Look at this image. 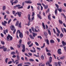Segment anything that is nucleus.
Returning <instances> with one entry per match:
<instances>
[{
	"instance_id": "f257e3e1",
	"label": "nucleus",
	"mask_w": 66,
	"mask_h": 66,
	"mask_svg": "<svg viewBox=\"0 0 66 66\" xmlns=\"http://www.w3.org/2000/svg\"><path fill=\"white\" fill-rule=\"evenodd\" d=\"M57 10L59 12H62V8L60 9L59 8H57V9H56L55 11V15H57Z\"/></svg>"
},
{
	"instance_id": "f03ea898",
	"label": "nucleus",
	"mask_w": 66,
	"mask_h": 66,
	"mask_svg": "<svg viewBox=\"0 0 66 66\" xmlns=\"http://www.w3.org/2000/svg\"><path fill=\"white\" fill-rule=\"evenodd\" d=\"M52 62V57L51 56L49 57V61H47L46 62V65H49Z\"/></svg>"
},
{
	"instance_id": "7ed1b4c3",
	"label": "nucleus",
	"mask_w": 66,
	"mask_h": 66,
	"mask_svg": "<svg viewBox=\"0 0 66 66\" xmlns=\"http://www.w3.org/2000/svg\"><path fill=\"white\" fill-rule=\"evenodd\" d=\"M22 52H24L26 51V48L25 47V45H23L22 47Z\"/></svg>"
},
{
	"instance_id": "20e7f679",
	"label": "nucleus",
	"mask_w": 66,
	"mask_h": 66,
	"mask_svg": "<svg viewBox=\"0 0 66 66\" xmlns=\"http://www.w3.org/2000/svg\"><path fill=\"white\" fill-rule=\"evenodd\" d=\"M61 51V49L59 48L58 50L57 51V52H58V53L59 54H62V52Z\"/></svg>"
},
{
	"instance_id": "39448f33",
	"label": "nucleus",
	"mask_w": 66,
	"mask_h": 66,
	"mask_svg": "<svg viewBox=\"0 0 66 66\" xmlns=\"http://www.w3.org/2000/svg\"><path fill=\"white\" fill-rule=\"evenodd\" d=\"M10 28L12 31H13L15 29V26L13 25H11V26H10Z\"/></svg>"
},
{
	"instance_id": "423d86ee",
	"label": "nucleus",
	"mask_w": 66,
	"mask_h": 66,
	"mask_svg": "<svg viewBox=\"0 0 66 66\" xmlns=\"http://www.w3.org/2000/svg\"><path fill=\"white\" fill-rule=\"evenodd\" d=\"M4 47V46L3 45V51L4 52H5L7 50V48Z\"/></svg>"
},
{
	"instance_id": "0eeeda50",
	"label": "nucleus",
	"mask_w": 66,
	"mask_h": 66,
	"mask_svg": "<svg viewBox=\"0 0 66 66\" xmlns=\"http://www.w3.org/2000/svg\"><path fill=\"white\" fill-rule=\"evenodd\" d=\"M19 36L21 38H23V34L21 32H20L19 35Z\"/></svg>"
},
{
	"instance_id": "6e6552de",
	"label": "nucleus",
	"mask_w": 66,
	"mask_h": 66,
	"mask_svg": "<svg viewBox=\"0 0 66 66\" xmlns=\"http://www.w3.org/2000/svg\"><path fill=\"white\" fill-rule=\"evenodd\" d=\"M6 23H7V22L5 21H4V23L3 22H2V25L5 26H6V24H6Z\"/></svg>"
},
{
	"instance_id": "1a4fd4ad",
	"label": "nucleus",
	"mask_w": 66,
	"mask_h": 66,
	"mask_svg": "<svg viewBox=\"0 0 66 66\" xmlns=\"http://www.w3.org/2000/svg\"><path fill=\"white\" fill-rule=\"evenodd\" d=\"M11 36L10 35H8V36L7 37V40L9 41V40H10V38L11 37Z\"/></svg>"
},
{
	"instance_id": "9d476101",
	"label": "nucleus",
	"mask_w": 66,
	"mask_h": 66,
	"mask_svg": "<svg viewBox=\"0 0 66 66\" xmlns=\"http://www.w3.org/2000/svg\"><path fill=\"white\" fill-rule=\"evenodd\" d=\"M18 15L19 17H21V14H22V12H18Z\"/></svg>"
},
{
	"instance_id": "9b49d317",
	"label": "nucleus",
	"mask_w": 66,
	"mask_h": 66,
	"mask_svg": "<svg viewBox=\"0 0 66 66\" xmlns=\"http://www.w3.org/2000/svg\"><path fill=\"white\" fill-rule=\"evenodd\" d=\"M49 15H48V18L49 20H51V14L50 13H49Z\"/></svg>"
},
{
	"instance_id": "f8f14e48",
	"label": "nucleus",
	"mask_w": 66,
	"mask_h": 66,
	"mask_svg": "<svg viewBox=\"0 0 66 66\" xmlns=\"http://www.w3.org/2000/svg\"><path fill=\"white\" fill-rule=\"evenodd\" d=\"M25 2H26V3L27 4H31L32 3V2L31 1H25Z\"/></svg>"
},
{
	"instance_id": "ddd939ff",
	"label": "nucleus",
	"mask_w": 66,
	"mask_h": 66,
	"mask_svg": "<svg viewBox=\"0 0 66 66\" xmlns=\"http://www.w3.org/2000/svg\"><path fill=\"white\" fill-rule=\"evenodd\" d=\"M37 16L38 18H39L40 19H42V16L38 14H37Z\"/></svg>"
},
{
	"instance_id": "4468645a",
	"label": "nucleus",
	"mask_w": 66,
	"mask_h": 66,
	"mask_svg": "<svg viewBox=\"0 0 66 66\" xmlns=\"http://www.w3.org/2000/svg\"><path fill=\"white\" fill-rule=\"evenodd\" d=\"M42 26L44 29H46V26H45V25L44 24V22H42Z\"/></svg>"
},
{
	"instance_id": "2eb2a0df",
	"label": "nucleus",
	"mask_w": 66,
	"mask_h": 66,
	"mask_svg": "<svg viewBox=\"0 0 66 66\" xmlns=\"http://www.w3.org/2000/svg\"><path fill=\"white\" fill-rule=\"evenodd\" d=\"M56 29L57 30V31L58 33H59V34H60L61 33V31H60L58 29V28H57V27H56Z\"/></svg>"
},
{
	"instance_id": "dca6fc26",
	"label": "nucleus",
	"mask_w": 66,
	"mask_h": 66,
	"mask_svg": "<svg viewBox=\"0 0 66 66\" xmlns=\"http://www.w3.org/2000/svg\"><path fill=\"white\" fill-rule=\"evenodd\" d=\"M16 58L18 61H20V57L19 55H16Z\"/></svg>"
},
{
	"instance_id": "f3484780",
	"label": "nucleus",
	"mask_w": 66,
	"mask_h": 66,
	"mask_svg": "<svg viewBox=\"0 0 66 66\" xmlns=\"http://www.w3.org/2000/svg\"><path fill=\"white\" fill-rule=\"evenodd\" d=\"M19 24V21L17 20V21L16 24H15V26H18V24Z\"/></svg>"
},
{
	"instance_id": "a211bd4d",
	"label": "nucleus",
	"mask_w": 66,
	"mask_h": 66,
	"mask_svg": "<svg viewBox=\"0 0 66 66\" xmlns=\"http://www.w3.org/2000/svg\"><path fill=\"white\" fill-rule=\"evenodd\" d=\"M62 43L63 46H65V45H66V43L64 41H62Z\"/></svg>"
},
{
	"instance_id": "6ab92c4d",
	"label": "nucleus",
	"mask_w": 66,
	"mask_h": 66,
	"mask_svg": "<svg viewBox=\"0 0 66 66\" xmlns=\"http://www.w3.org/2000/svg\"><path fill=\"white\" fill-rule=\"evenodd\" d=\"M24 64L26 65H31V63L29 62H26L24 63Z\"/></svg>"
},
{
	"instance_id": "aec40b11",
	"label": "nucleus",
	"mask_w": 66,
	"mask_h": 66,
	"mask_svg": "<svg viewBox=\"0 0 66 66\" xmlns=\"http://www.w3.org/2000/svg\"><path fill=\"white\" fill-rule=\"evenodd\" d=\"M6 9V7L4 5L3 7V11H5Z\"/></svg>"
},
{
	"instance_id": "412c9836",
	"label": "nucleus",
	"mask_w": 66,
	"mask_h": 66,
	"mask_svg": "<svg viewBox=\"0 0 66 66\" xmlns=\"http://www.w3.org/2000/svg\"><path fill=\"white\" fill-rule=\"evenodd\" d=\"M21 23L20 22L19 24L18 27L19 28H21Z\"/></svg>"
},
{
	"instance_id": "4be33fe9",
	"label": "nucleus",
	"mask_w": 66,
	"mask_h": 66,
	"mask_svg": "<svg viewBox=\"0 0 66 66\" xmlns=\"http://www.w3.org/2000/svg\"><path fill=\"white\" fill-rule=\"evenodd\" d=\"M29 37L31 38V39H34V37L31 35H29Z\"/></svg>"
},
{
	"instance_id": "5701e85b",
	"label": "nucleus",
	"mask_w": 66,
	"mask_h": 66,
	"mask_svg": "<svg viewBox=\"0 0 66 66\" xmlns=\"http://www.w3.org/2000/svg\"><path fill=\"white\" fill-rule=\"evenodd\" d=\"M50 42L51 43V44L54 43H55L54 41V40H53V39L51 40H50Z\"/></svg>"
},
{
	"instance_id": "b1692460",
	"label": "nucleus",
	"mask_w": 66,
	"mask_h": 66,
	"mask_svg": "<svg viewBox=\"0 0 66 66\" xmlns=\"http://www.w3.org/2000/svg\"><path fill=\"white\" fill-rule=\"evenodd\" d=\"M46 40V44H47V45H49V40H48V39H47Z\"/></svg>"
},
{
	"instance_id": "393cba45",
	"label": "nucleus",
	"mask_w": 66,
	"mask_h": 66,
	"mask_svg": "<svg viewBox=\"0 0 66 66\" xmlns=\"http://www.w3.org/2000/svg\"><path fill=\"white\" fill-rule=\"evenodd\" d=\"M18 0H15L14 1L13 3L14 4H16V3H18Z\"/></svg>"
},
{
	"instance_id": "a878e982",
	"label": "nucleus",
	"mask_w": 66,
	"mask_h": 66,
	"mask_svg": "<svg viewBox=\"0 0 66 66\" xmlns=\"http://www.w3.org/2000/svg\"><path fill=\"white\" fill-rule=\"evenodd\" d=\"M50 12V9L49 8H48V9L46 11V14H47V13H48V12Z\"/></svg>"
},
{
	"instance_id": "bb28decb",
	"label": "nucleus",
	"mask_w": 66,
	"mask_h": 66,
	"mask_svg": "<svg viewBox=\"0 0 66 66\" xmlns=\"http://www.w3.org/2000/svg\"><path fill=\"white\" fill-rule=\"evenodd\" d=\"M41 58L42 60H44V56L43 55H42L41 56Z\"/></svg>"
},
{
	"instance_id": "cd10ccee",
	"label": "nucleus",
	"mask_w": 66,
	"mask_h": 66,
	"mask_svg": "<svg viewBox=\"0 0 66 66\" xmlns=\"http://www.w3.org/2000/svg\"><path fill=\"white\" fill-rule=\"evenodd\" d=\"M59 22L60 24H63V21H62V20H59Z\"/></svg>"
},
{
	"instance_id": "c85d7f7f",
	"label": "nucleus",
	"mask_w": 66,
	"mask_h": 66,
	"mask_svg": "<svg viewBox=\"0 0 66 66\" xmlns=\"http://www.w3.org/2000/svg\"><path fill=\"white\" fill-rule=\"evenodd\" d=\"M65 57V56H63L62 57H60V59L61 60H63L64 58Z\"/></svg>"
},
{
	"instance_id": "c756f323",
	"label": "nucleus",
	"mask_w": 66,
	"mask_h": 66,
	"mask_svg": "<svg viewBox=\"0 0 66 66\" xmlns=\"http://www.w3.org/2000/svg\"><path fill=\"white\" fill-rule=\"evenodd\" d=\"M16 54V53L14 52H12L11 53V54L12 55H14V54Z\"/></svg>"
},
{
	"instance_id": "7c9ffc66",
	"label": "nucleus",
	"mask_w": 66,
	"mask_h": 66,
	"mask_svg": "<svg viewBox=\"0 0 66 66\" xmlns=\"http://www.w3.org/2000/svg\"><path fill=\"white\" fill-rule=\"evenodd\" d=\"M48 32L49 35H50V36H51V33L49 30H48Z\"/></svg>"
},
{
	"instance_id": "2f4dec72",
	"label": "nucleus",
	"mask_w": 66,
	"mask_h": 66,
	"mask_svg": "<svg viewBox=\"0 0 66 66\" xmlns=\"http://www.w3.org/2000/svg\"><path fill=\"white\" fill-rule=\"evenodd\" d=\"M63 34H61L60 35V38H62V37H63Z\"/></svg>"
},
{
	"instance_id": "473e14b6",
	"label": "nucleus",
	"mask_w": 66,
	"mask_h": 66,
	"mask_svg": "<svg viewBox=\"0 0 66 66\" xmlns=\"http://www.w3.org/2000/svg\"><path fill=\"white\" fill-rule=\"evenodd\" d=\"M1 43L2 44V45H4L5 44V42H4V41H1Z\"/></svg>"
},
{
	"instance_id": "72a5a7b5",
	"label": "nucleus",
	"mask_w": 66,
	"mask_h": 66,
	"mask_svg": "<svg viewBox=\"0 0 66 66\" xmlns=\"http://www.w3.org/2000/svg\"><path fill=\"white\" fill-rule=\"evenodd\" d=\"M35 44L36 45V46H39V44L37 42H35Z\"/></svg>"
},
{
	"instance_id": "f704fd0d",
	"label": "nucleus",
	"mask_w": 66,
	"mask_h": 66,
	"mask_svg": "<svg viewBox=\"0 0 66 66\" xmlns=\"http://www.w3.org/2000/svg\"><path fill=\"white\" fill-rule=\"evenodd\" d=\"M45 43H44L43 44V46L41 47V48H44L45 47Z\"/></svg>"
},
{
	"instance_id": "c9c22d12",
	"label": "nucleus",
	"mask_w": 66,
	"mask_h": 66,
	"mask_svg": "<svg viewBox=\"0 0 66 66\" xmlns=\"http://www.w3.org/2000/svg\"><path fill=\"white\" fill-rule=\"evenodd\" d=\"M15 52L16 54H17L18 55H19V52L18 51H17V50Z\"/></svg>"
},
{
	"instance_id": "e433bc0d",
	"label": "nucleus",
	"mask_w": 66,
	"mask_h": 66,
	"mask_svg": "<svg viewBox=\"0 0 66 66\" xmlns=\"http://www.w3.org/2000/svg\"><path fill=\"white\" fill-rule=\"evenodd\" d=\"M8 60V58H6L5 59V62L6 63H7V61Z\"/></svg>"
},
{
	"instance_id": "4c0bfd02",
	"label": "nucleus",
	"mask_w": 66,
	"mask_h": 66,
	"mask_svg": "<svg viewBox=\"0 0 66 66\" xmlns=\"http://www.w3.org/2000/svg\"><path fill=\"white\" fill-rule=\"evenodd\" d=\"M9 40L10 41L13 40V37H12V36H11V37L10 38Z\"/></svg>"
},
{
	"instance_id": "58836bf2",
	"label": "nucleus",
	"mask_w": 66,
	"mask_h": 66,
	"mask_svg": "<svg viewBox=\"0 0 66 66\" xmlns=\"http://www.w3.org/2000/svg\"><path fill=\"white\" fill-rule=\"evenodd\" d=\"M33 45V43H32L31 44L29 45V47H32Z\"/></svg>"
},
{
	"instance_id": "ea45409f",
	"label": "nucleus",
	"mask_w": 66,
	"mask_h": 66,
	"mask_svg": "<svg viewBox=\"0 0 66 66\" xmlns=\"http://www.w3.org/2000/svg\"><path fill=\"white\" fill-rule=\"evenodd\" d=\"M63 14V15L64 17V18L65 19V21H66V16H65V15H64V14Z\"/></svg>"
},
{
	"instance_id": "a19ab883",
	"label": "nucleus",
	"mask_w": 66,
	"mask_h": 66,
	"mask_svg": "<svg viewBox=\"0 0 66 66\" xmlns=\"http://www.w3.org/2000/svg\"><path fill=\"white\" fill-rule=\"evenodd\" d=\"M11 20H12V19H10L8 21L7 23L8 24H9L10 23V22L11 21Z\"/></svg>"
},
{
	"instance_id": "79ce46f5",
	"label": "nucleus",
	"mask_w": 66,
	"mask_h": 66,
	"mask_svg": "<svg viewBox=\"0 0 66 66\" xmlns=\"http://www.w3.org/2000/svg\"><path fill=\"white\" fill-rule=\"evenodd\" d=\"M30 51H31V52H35V51H34L33 50H30Z\"/></svg>"
},
{
	"instance_id": "37998d69",
	"label": "nucleus",
	"mask_w": 66,
	"mask_h": 66,
	"mask_svg": "<svg viewBox=\"0 0 66 66\" xmlns=\"http://www.w3.org/2000/svg\"><path fill=\"white\" fill-rule=\"evenodd\" d=\"M55 5L57 8H59V5H57V4H55Z\"/></svg>"
},
{
	"instance_id": "c03bdc74",
	"label": "nucleus",
	"mask_w": 66,
	"mask_h": 66,
	"mask_svg": "<svg viewBox=\"0 0 66 66\" xmlns=\"http://www.w3.org/2000/svg\"><path fill=\"white\" fill-rule=\"evenodd\" d=\"M31 43V41H29V42H28L27 45H29L30 44V43Z\"/></svg>"
},
{
	"instance_id": "a18cd8bd",
	"label": "nucleus",
	"mask_w": 66,
	"mask_h": 66,
	"mask_svg": "<svg viewBox=\"0 0 66 66\" xmlns=\"http://www.w3.org/2000/svg\"><path fill=\"white\" fill-rule=\"evenodd\" d=\"M37 38H40V39H42V37L40 36H38L37 37Z\"/></svg>"
},
{
	"instance_id": "49530a36",
	"label": "nucleus",
	"mask_w": 66,
	"mask_h": 66,
	"mask_svg": "<svg viewBox=\"0 0 66 66\" xmlns=\"http://www.w3.org/2000/svg\"><path fill=\"white\" fill-rule=\"evenodd\" d=\"M45 50L46 52H49V50H48V48H47V47H46Z\"/></svg>"
},
{
	"instance_id": "de8ad7c7",
	"label": "nucleus",
	"mask_w": 66,
	"mask_h": 66,
	"mask_svg": "<svg viewBox=\"0 0 66 66\" xmlns=\"http://www.w3.org/2000/svg\"><path fill=\"white\" fill-rule=\"evenodd\" d=\"M30 22H30V21H28V24H27V26H30V25L31 24V23H30Z\"/></svg>"
},
{
	"instance_id": "09e8293b",
	"label": "nucleus",
	"mask_w": 66,
	"mask_h": 66,
	"mask_svg": "<svg viewBox=\"0 0 66 66\" xmlns=\"http://www.w3.org/2000/svg\"><path fill=\"white\" fill-rule=\"evenodd\" d=\"M29 61L30 62H33L34 61V60L32 59H29Z\"/></svg>"
},
{
	"instance_id": "8fccbe9b",
	"label": "nucleus",
	"mask_w": 66,
	"mask_h": 66,
	"mask_svg": "<svg viewBox=\"0 0 66 66\" xmlns=\"http://www.w3.org/2000/svg\"><path fill=\"white\" fill-rule=\"evenodd\" d=\"M34 16H33L31 19V21H33L34 20Z\"/></svg>"
},
{
	"instance_id": "3c124183",
	"label": "nucleus",
	"mask_w": 66,
	"mask_h": 66,
	"mask_svg": "<svg viewBox=\"0 0 66 66\" xmlns=\"http://www.w3.org/2000/svg\"><path fill=\"white\" fill-rule=\"evenodd\" d=\"M31 30L32 31H33V32H35V31H34V28L33 27H31Z\"/></svg>"
},
{
	"instance_id": "603ef678",
	"label": "nucleus",
	"mask_w": 66,
	"mask_h": 66,
	"mask_svg": "<svg viewBox=\"0 0 66 66\" xmlns=\"http://www.w3.org/2000/svg\"><path fill=\"white\" fill-rule=\"evenodd\" d=\"M12 58H15L16 57V56L15 55H14L12 56Z\"/></svg>"
},
{
	"instance_id": "864d4df0",
	"label": "nucleus",
	"mask_w": 66,
	"mask_h": 66,
	"mask_svg": "<svg viewBox=\"0 0 66 66\" xmlns=\"http://www.w3.org/2000/svg\"><path fill=\"white\" fill-rule=\"evenodd\" d=\"M48 5L45 6V7H44L45 9H47L48 8Z\"/></svg>"
},
{
	"instance_id": "5fc2aeb1",
	"label": "nucleus",
	"mask_w": 66,
	"mask_h": 66,
	"mask_svg": "<svg viewBox=\"0 0 66 66\" xmlns=\"http://www.w3.org/2000/svg\"><path fill=\"white\" fill-rule=\"evenodd\" d=\"M32 34L33 35V36L34 37H35V34L34 32H32Z\"/></svg>"
},
{
	"instance_id": "6e6d98bb",
	"label": "nucleus",
	"mask_w": 66,
	"mask_h": 66,
	"mask_svg": "<svg viewBox=\"0 0 66 66\" xmlns=\"http://www.w3.org/2000/svg\"><path fill=\"white\" fill-rule=\"evenodd\" d=\"M23 8V6H21L20 7H18V9H22Z\"/></svg>"
},
{
	"instance_id": "4d7b16f0",
	"label": "nucleus",
	"mask_w": 66,
	"mask_h": 66,
	"mask_svg": "<svg viewBox=\"0 0 66 66\" xmlns=\"http://www.w3.org/2000/svg\"><path fill=\"white\" fill-rule=\"evenodd\" d=\"M35 15V13L34 12H32V14L31 15V17H33L34 16V15Z\"/></svg>"
},
{
	"instance_id": "13d9d810",
	"label": "nucleus",
	"mask_w": 66,
	"mask_h": 66,
	"mask_svg": "<svg viewBox=\"0 0 66 66\" xmlns=\"http://www.w3.org/2000/svg\"><path fill=\"white\" fill-rule=\"evenodd\" d=\"M56 39L57 40L58 42H59V43H60V39L58 38H57Z\"/></svg>"
},
{
	"instance_id": "bf43d9fd",
	"label": "nucleus",
	"mask_w": 66,
	"mask_h": 66,
	"mask_svg": "<svg viewBox=\"0 0 66 66\" xmlns=\"http://www.w3.org/2000/svg\"><path fill=\"white\" fill-rule=\"evenodd\" d=\"M21 42H22V40L20 39V40L19 41V44H21Z\"/></svg>"
},
{
	"instance_id": "052dcab7",
	"label": "nucleus",
	"mask_w": 66,
	"mask_h": 66,
	"mask_svg": "<svg viewBox=\"0 0 66 66\" xmlns=\"http://www.w3.org/2000/svg\"><path fill=\"white\" fill-rule=\"evenodd\" d=\"M12 63V61H10L9 62H8V64H11Z\"/></svg>"
},
{
	"instance_id": "680f3d73",
	"label": "nucleus",
	"mask_w": 66,
	"mask_h": 66,
	"mask_svg": "<svg viewBox=\"0 0 66 66\" xmlns=\"http://www.w3.org/2000/svg\"><path fill=\"white\" fill-rule=\"evenodd\" d=\"M17 48H20V45H18L17 46Z\"/></svg>"
},
{
	"instance_id": "e2e57ef3",
	"label": "nucleus",
	"mask_w": 66,
	"mask_h": 66,
	"mask_svg": "<svg viewBox=\"0 0 66 66\" xmlns=\"http://www.w3.org/2000/svg\"><path fill=\"white\" fill-rule=\"evenodd\" d=\"M53 31L54 34H56V31H55V29H54V28L53 29Z\"/></svg>"
},
{
	"instance_id": "0e129e2a",
	"label": "nucleus",
	"mask_w": 66,
	"mask_h": 66,
	"mask_svg": "<svg viewBox=\"0 0 66 66\" xmlns=\"http://www.w3.org/2000/svg\"><path fill=\"white\" fill-rule=\"evenodd\" d=\"M28 54H29V55H30V56H32V53H28Z\"/></svg>"
},
{
	"instance_id": "69168bd1",
	"label": "nucleus",
	"mask_w": 66,
	"mask_h": 66,
	"mask_svg": "<svg viewBox=\"0 0 66 66\" xmlns=\"http://www.w3.org/2000/svg\"><path fill=\"white\" fill-rule=\"evenodd\" d=\"M34 56H35L36 57H39V54L38 55V56H37L36 54H34Z\"/></svg>"
},
{
	"instance_id": "338daca9",
	"label": "nucleus",
	"mask_w": 66,
	"mask_h": 66,
	"mask_svg": "<svg viewBox=\"0 0 66 66\" xmlns=\"http://www.w3.org/2000/svg\"><path fill=\"white\" fill-rule=\"evenodd\" d=\"M16 6L17 7H20L21 6V5H20L18 4V5H16Z\"/></svg>"
},
{
	"instance_id": "774afa93",
	"label": "nucleus",
	"mask_w": 66,
	"mask_h": 66,
	"mask_svg": "<svg viewBox=\"0 0 66 66\" xmlns=\"http://www.w3.org/2000/svg\"><path fill=\"white\" fill-rule=\"evenodd\" d=\"M17 66H22V63H20L18 64Z\"/></svg>"
}]
</instances>
